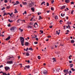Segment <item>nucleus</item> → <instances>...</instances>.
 Instances as JSON below:
<instances>
[{"instance_id": "22", "label": "nucleus", "mask_w": 75, "mask_h": 75, "mask_svg": "<svg viewBox=\"0 0 75 75\" xmlns=\"http://www.w3.org/2000/svg\"><path fill=\"white\" fill-rule=\"evenodd\" d=\"M53 62H56V61L55 58H53Z\"/></svg>"}, {"instance_id": "63", "label": "nucleus", "mask_w": 75, "mask_h": 75, "mask_svg": "<svg viewBox=\"0 0 75 75\" xmlns=\"http://www.w3.org/2000/svg\"><path fill=\"white\" fill-rule=\"evenodd\" d=\"M9 0V2L11 3V0Z\"/></svg>"}, {"instance_id": "52", "label": "nucleus", "mask_w": 75, "mask_h": 75, "mask_svg": "<svg viewBox=\"0 0 75 75\" xmlns=\"http://www.w3.org/2000/svg\"><path fill=\"white\" fill-rule=\"evenodd\" d=\"M71 4H74V2H71Z\"/></svg>"}, {"instance_id": "35", "label": "nucleus", "mask_w": 75, "mask_h": 75, "mask_svg": "<svg viewBox=\"0 0 75 75\" xmlns=\"http://www.w3.org/2000/svg\"><path fill=\"white\" fill-rule=\"evenodd\" d=\"M71 70L73 71H75V69H74L73 68H71Z\"/></svg>"}, {"instance_id": "57", "label": "nucleus", "mask_w": 75, "mask_h": 75, "mask_svg": "<svg viewBox=\"0 0 75 75\" xmlns=\"http://www.w3.org/2000/svg\"><path fill=\"white\" fill-rule=\"evenodd\" d=\"M38 43V42H34V44H37Z\"/></svg>"}, {"instance_id": "25", "label": "nucleus", "mask_w": 75, "mask_h": 75, "mask_svg": "<svg viewBox=\"0 0 75 75\" xmlns=\"http://www.w3.org/2000/svg\"><path fill=\"white\" fill-rule=\"evenodd\" d=\"M32 27V26H30V25H28V28H31Z\"/></svg>"}, {"instance_id": "28", "label": "nucleus", "mask_w": 75, "mask_h": 75, "mask_svg": "<svg viewBox=\"0 0 75 75\" xmlns=\"http://www.w3.org/2000/svg\"><path fill=\"white\" fill-rule=\"evenodd\" d=\"M38 25V24L37 23H35L34 24V26L35 28V25Z\"/></svg>"}, {"instance_id": "37", "label": "nucleus", "mask_w": 75, "mask_h": 75, "mask_svg": "<svg viewBox=\"0 0 75 75\" xmlns=\"http://www.w3.org/2000/svg\"><path fill=\"white\" fill-rule=\"evenodd\" d=\"M16 3L17 4H18L19 2L18 1H16Z\"/></svg>"}, {"instance_id": "7", "label": "nucleus", "mask_w": 75, "mask_h": 75, "mask_svg": "<svg viewBox=\"0 0 75 75\" xmlns=\"http://www.w3.org/2000/svg\"><path fill=\"white\" fill-rule=\"evenodd\" d=\"M47 71L46 70H45L43 72V73L44 74H47Z\"/></svg>"}, {"instance_id": "5", "label": "nucleus", "mask_w": 75, "mask_h": 75, "mask_svg": "<svg viewBox=\"0 0 75 75\" xmlns=\"http://www.w3.org/2000/svg\"><path fill=\"white\" fill-rule=\"evenodd\" d=\"M12 58V57H11L9 56H8V57H6V59H8V60H11V59Z\"/></svg>"}, {"instance_id": "53", "label": "nucleus", "mask_w": 75, "mask_h": 75, "mask_svg": "<svg viewBox=\"0 0 75 75\" xmlns=\"http://www.w3.org/2000/svg\"><path fill=\"white\" fill-rule=\"evenodd\" d=\"M6 8H7V9H9L10 8V6H7Z\"/></svg>"}, {"instance_id": "51", "label": "nucleus", "mask_w": 75, "mask_h": 75, "mask_svg": "<svg viewBox=\"0 0 75 75\" xmlns=\"http://www.w3.org/2000/svg\"><path fill=\"white\" fill-rule=\"evenodd\" d=\"M51 37V36H47V38H50Z\"/></svg>"}, {"instance_id": "55", "label": "nucleus", "mask_w": 75, "mask_h": 75, "mask_svg": "<svg viewBox=\"0 0 75 75\" xmlns=\"http://www.w3.org/2000/svg\"><path fill=\"white\" fill-rule=\"evenodd\" d=\"M3 67V66L2 65L0 66V68H1V67Z\"/></svg>"}, {"instance_id": "26", "label": "nucleus", "mask_w": 75, "mask_h": 75, "mask_svg": "<svg viewBox=\"0 0 75 75\" xmlns=\"http://www.w3.org/2000/svg\"><path fill=\"white\" fill-rule=\"evenodd\" d=\"M25 14H27V12L25 11L24 13H23V15H24Z\"/></svg>"}, {"instance_id": "8", "label": "nucleus", "mask_w": 75, "mask_h": 75, "mask_svg": "<svg viewBox=\"0 0 75 75\" xmlns=\"http://www.w3.org/2000/svg\"><path fill=\"white\" fill-rule=\"evenodd\" d=\"M65 8V6H63L61 7L60 9L62 10L64 9Z\"/></svg>"}, {"instance_id": "56", "label": "nucleus", "mask_w": 75, "mask_h": 75, "mask_svg": "<svg viewBox=\"0 0 75 75\" xmlns=\"http://www.w3.org/2000/svg\"><path fill=\"white\" fill-rule=\"evenodd\" d=\"M61 22H63V21L62 20H60V21H59V23H61Z\"/></svg>"}, {"instance_id": "27", "label": "nucleus", "mask_w": 75, "mask_h": 75, "mask_svg": "<svg viewBox=\"0 0 75 75\" xmlns=\"http://www.w3.org/2000/svg\"><path fill=\"white\" fill-rule=\"evenodd\" d=\"M64 16H65V14H63L62 13L61 14V16L62 17H64Z\"/></svg>"}, {"instance_id": "10", "label": "nucleus", "mask_w": 75, "mask_h": 75, "mask_svg": "<svg viewBox=\"0 0 75 75\" xmlns=\"http://www.w3.org/2000/svg\"><path fill=\"white\" fill-rule=\"evenodd\" d=\"M70 1H69V0H65V2L66 3H69V2Z\"/></svg>"}, {"instance_id": "41", "label": "nucleus", "mask_w": 75, "mask_h": 75, "mask_svg": "<svg viewBox=\"0 0 75 75\" xmlns=\"http://www.w3.org/2000/svg\"><path fill=\"white\" fill-rule=\"evenodd\" d=\"M26 55H27V56H29V53H26Z\"/></svg>"}, {"instance_id": "43", "label": "nucleus", "mask_w": 75, "mask_h": 75, "mask_svg": "<svg viewBox=\"0 0 75 75\" xmlns=\"http://www.w3.org/2000/svg\"><path fill=\"white\" fill-rule=\"evenodd\" d=\"M74 10H72V11H71V13L72 14H73V13H74Z\"/></svg>"}, {"instance_id": "9", "label": "nucleus", "mask_w": 75, "mask_h": 75, "mask_svg": "<svg viewBox=\"0 0 75 75\" xmlns=\"http://www.w3.org/2000/svg\"><path fill=\"white\" fill-rule=\"evenodd\" d=\"M5 69L6 71L10 69V68L8 67H6L5 68Z\"/></svg>"}, {"instance_id": "48", "label": "nucleus", "mask_w": 75, "mask_h": 75, "mask_svg": "<svg viewBox=\"0 0 75 75\" xmlns=\"http://www.w3.org/2000/svg\"><path fill=\"white\" fill-rule=\"evenodd\" d=\"M20 20V19H18V21H17V22L18 23H19Z\"/></svg>"}, {"instance_id": "24", "label": "nucleus", "mask_w": 75, "mask_h": 75, "mask_svg": "<svg viewBox=\"0 0 75 75\" xmlns=\"http://www.w3.org/2000/svg\"><path fill=\"white\" fill-rule=\"evenodd\" d=\"M67 23L69 25H71V22L68 21L67 22Z\"/></svg>"}, {"instance_id": "46", "label": "nucleus", "mask_w": 75, "mask_h": 75, "mask_svg": "<svg viewBox=\"0 0 75 75\" xmlns=\"http://www.w3.org/2000/svg\"><path fill=\"white\" fill-rule=\"evenodd\" d=\"M7 0H5V1H4V2L5 3H7Z\"/></svg>"}, {"instance_id": "16", "label": "nucleus", "mask_w": 75, "mask_h": 75, "mask_svg": "<svg viewBox=\"0 0 75 75\" xmlns=\"http://www.w3.org/2000/svg\"><path fill=\"white\" fill-rule=\"evenodd\" d=\"M18 13V12L17 11V10L16 9H15V12H14V13Z\"/></svg>"}, {"instance_id": "36", "label": "nucleus", "mask_w": 75, "mask_h": 75, "mask_svg": "<svg viewBox=\"0 0 75 75\" xmlns=\"http://www.w3.org/2000/svg\"><path fill=\"white\" fill-rule=\"evenodd\" d=\"M7 15V14L6 13L4 12L3 15V16H5V15Z\"/></svg>"}, {"instance_id": "40", "label": "nucleus", "mask_w": 75, "mask_h": 75, "mask_svg": "<svg viewBox=\"0 0 75 75\" xmlns=\"http://www.w3.org/2000/svg\"><path fill=\"white\" fill-rule=\"evenodd\" d=\"M71 57H72V56H71V55L70 56H69V59H71Z\"/></svg>"}, {"instance_id": "50", "label": "nucleus", "mask_w": 75, "mask_h": 75, "mask_svg": "<svg viewBox=\"0 0 75 75\" xmlns=\"http://www.w3.org/2000/svg\"><path fill=\"white\" fill-rule=\"evenodd\" d=\"M19 65H21L20 66V67H22V64H19Z\"/></svg>"}, {"instance_id": "30", "label": "nucleus", "mask_w": 75, "mask_h": 75, "mask_svg": "<svg viewBox=\"0 0 75 75\" xmlns=\"http://www.w3.org/2000/svg\"><path fill=\"white\" fill-rule=\"evenodd\" d=\"M74 41L73 40H71V43H74Z\"/></svg>"}, {"instance_id": "44", "label": "nucleus", "mask_w": 75, "mask_h": 75, "mask_svg": "<svg viewBox=\"0 0 75 75\" xmlns=\"http://www.w3.org/2000/svg\"><path fill=\"white\" fill-rule=\"evenodd\" d=\"M40 32H41V33H43V31L42 30H40Z\"/></svg>"}, {"instance_id": "54", "label": "nucleus", "mask_w": 75, "mask_h": 75, "mask_svg": "<svg viewBox=\"0 0 75 75\" xmlns=\"http://www.w3.org/2000/svg\"><path fill=\"white\" fill-rule=\"evenodd\" d=\"M10 26H11V25H10V24H9L8 25V27H10Z\"/></svg>"}, {"instance_id": "11", "label": "nucleus", "mask_w": 75, "mask_h": 75, "mask_svg": "<svg viewBox=\"0 0 75 75\" xmlns=\"http://www.w3.org/2000/svg\"><path fill=\"white\" fill-rule=\"evenodd\" d=\"M10 38H11V37L10 36H8V38H6V40H10Z\"/></svg>"}, {"instance_id": "2", "label": "nucleus", "mask_w": 75, "mask_h": 75, "mask_svg": "<svg viewBox=\"0 0 75 75\" xmlns=\"http://www.w3.org/2000/svg\"><path fill=\"white\" fill-rule=\"evenodd\" d=\"M16 28L15 27H12L11 28L10 30L12 32H14L15 30H16Z\"/></svg>"}, {"instance_id": "62", "label": "nucleus", "mask_w": 75, "mask_h": 75, "mask_svg": "<svg viewBox=\"0 0 75 75\" xmlns=\"http://www.w3.org/2000/svg\"><path fill=\"white\" fill-rule=\"evenodd\" d=\"M35 40H36L38 41V38H36Z\"/></svg>"}, {"instance_id": "3", "label": "nucleus", "mask_w": 75, "mask_h": 75, "mask_svg": "<svg viewBox=\"0 0 75 75\" xmlns=\"http://www.w3.org/2000/svg\"><path fill=\"white\" fill-rule=\"evenodd\" d=\"M60 70V69H58L56 70H53V72L54 73H57V72H59V70Z\"/></svg>"}, {"instance_id": "29", "label": "nucleus", "mask_w": 75, "mask_h": 75, "mask_svg": "<svg viewBox=\"0 0 75 75\" xmlns=\"http://www.w3.org/2000/svg\"><path fill=\"white\" fill-rule=\"evenodd\" d=\"M13 15V13L12 12V13H11L10 14V15H9L11 17H12V15Z\"/></svg>"}, {"instance_id": "64", "label": "nucleus", "mask_w": 75, "mask_h": 75, "mask_svg": "<svg viewBox=\"0 0 75 75\" xmlns=\"http://www.w3.org/2000/svg\"><path fill=\"white\" fill-rule=\"evenodd\" d=\"M69 62L71 63H72V61H69Z\"/></svg>"}, {"instance_id": "14", "label": "nucleus", "mask_w": 75, "mask_h": 75, "mask_svg": "<svg viewBox=\"0 0 75 75\" xmlns=\"http://www.w3.org/2000/svg\"><path fill=\"white\" fill-rule=\"evenodd\" d=\"M56 34H57L58 35H59L60 33V32H58V31H56Z\"/></svg>"}, {"instance_id": "49", "label": "nucleus", "mask_w": 75, "mask_h": 75, "mask_svg": "<svg viewBox=\"0 0 75 75\" xmlns=\"http://www.w3.org/2000/svg\"><path fill=\"white\" fill-rule=\"evenodd\" d=\"M52 27H53V26H49V27H50V28H52Z\"/></svg>"}, {"instance_id": "32", "label": "nucleus", "mask_w": 75, "mask_h": 75, "mask_svg": "<svg viewBox=\"0 0 75 75\" xmlns=\"http://www.w3.org/2000/svg\"><path fill=\"white\" fill-rule=\"evenodd\" d=\"M38 15H40V14H41V12H38Z\"/></svg>"}, {"instance_id": "45", "label": "nucleus", "mask_w": 75, "mask_h": 75, "mask_svg": "<svg viewBox=\"0 0 75 75\" xmlns=\"http://www.w3.org/2000/svg\"><path fill=\"white\" fill-rule=\"evenodd\" d=\"M51 10L52 11H54V8L53 7H51Z\"/></svg>"}, {"instance_id": "4", "label": "nucleus", "mask_w": 75, "mask_h": 75, "mask_svg": "<svg viewBox=\"0 0 75 75\" xmlns=\"http://www.w3.org/2000/svg\"><path fill=\"white\" fill-rule=\"evenodd\" d=\"M34 6V3L33 2H31L29 5V7H32Z\"/></svg>"}, {"instance_id": "12", "label": "nucleus", "mask_w": 75, "mask_h": 75, "mask_svg": "<svg viewBox=\"0 0 75 75\" xmlns=\"http://www.w3.org/2000/svg\"><path fill=\"white\" fill-rule=\"evenodd\" d=\"M2 73L3 75H7V74H6V73H4L2 71H1L0 72V73Z\"/></svg>"}, {"instance_id": "19", "label": "nucleus", "mask_w": 75, "mask_h": 75, "mask_svg": "<svg viewBox=\"0 0 75 75\" xmlns=\"http://www.w3.org/2000/svg\"><path fill=\"white\" fill-rule=\"evenodd\" d=\"M25 67L26 68H27L28 69H29V68L30 67V66H29V65H28V66H25Z\"/></svg>"}, {"instance_id": "33", "label": "nucleus", "mask_w": 75, "mask_h": 75, "mask_svg": "<svg viewBox=\"0 0 75 75\" xmlns=\"http://www.w3.org/2000/svg\"><path fill=\"white\" fill-rule=\"evenodd\" d=\"M44 4H45V1H43L41 3V5H42Z\"/></svg>"}, {"instance_id": "1", "label": "nucleus", "mask_w": 75, "mask_h": 75, "mask_svg": "<svg viewBox=\"0 0 75 75\" xmlns=\"http://www.w3.org/2000/svg\"><path fill=\"white\" fill-rule=\"evenodd\" d=\"M24 38H23V37H20V40L21 43V45L22 46H24Z\"/></svg>"}, {"instance_id": "38", "label": "nucleus", "mask_w": 75, "mask_h": 75, "mask_svg": "<svg viewBox=\"0 0 75 75\" xmlns=\"http://www.w3.org/2000/svg\"><path fill=\"white\" fill-rule=\"evenodd\" d=\"M49 5H50L48 3V2L47 3V6H49Z\"/></svg>"}, {"instance_id": "15", "label": "nucleus", "mask_w": 75, "mask_h": 75, "mask_svg": "<svg viewBox=\"0 0 75 75\" xmlns=\"http://www.w3.org/2000/svg\"><path fill=\"white\" fill-rule=\"evenodd\" d=\"M22 3L23 5H26L27 4V3L26 2H22Z\"/></svg>"}, {"instance_id": "59", "label": "nucleus", "mask_w": 75, "mask_h": 75, "mask_svg": "<svg viewBox=\"0 0 75 75\" xmlns=\"http://www.w3.org/2000/svg\"><path fill=\"white\" fill-rule=\"evenodd\" d=\"M28 50H28V48H26V51H27Z\"/></svg>"}, {"instance_id": "60", "label": "nucleus", "mask_w": 75, "mask_h": 75, "mask_svg": "<svg viewBox=\"0 0 75 75\" xmlns=\"http://www.w3.org/2000/svg\"><path fill=\"white\" fill-rule=\"evenodd\" d=\"M66 10L67 11H68L69 10V8H66Z\"/></svg>"}, {"instance_id": "21", "label": "nucleus", "mask_w": 75, "mask_h": 75, "mask_svg": "<svg viewBox=\"0 0 75 75\" xmlns=\"http://www.w3.org/2000/svg\"><path fill=\"white\" fill-rule=\"evenodd\" d=\"M55 19H58V17L57 16H56L54 17Z\"/></svg>"}, {"instance_id": "17", "label": "nucleus", "mask_w": 75, "mask_h": 75, "mask_svg": "<svg viewBox=\"0 0 75 75\" xmlns=\"http://www.w3.org/2000/svg\"><path fill=\"white\" fill-rule=\"evenodd\" d=\"M31 10L33 11H34L35 10V8L34 7L32 8H31Z\"/></svg>"}, {"instance_id": "39", "label": "nucleus", "mask_w": 75, "mask_h": 75, "mask_svg": "<svg viewBox=\"0 0 75 75\" xmlns=\"http://www.w3.org/2000/svg\"><path fill=\"white\" fill-rule=\"evenodd\" d=\"M54 2V0H53L52 1H51V3L52 4H53Z\"/></svg>"}, {"instance_id": "42", "label": "nucleus", "mask_w": 75, "mask_h": 75, "mask_svg": "<svg viewBox=\"0 0 75 75\" xmlns=\"http://www.w3.org/2000/svg\"><path fill=\"white\" fill-rule=\"evenodd\" d=\"M29 50H30L32 51L33 50V49L32 48H29Z\"/></svg>"}, {"instance_id": "13", "label": "nucleus", "mask_w": 75, "mask_h": 75, "mask_svg": "<svg viewBox=\"0 0 75 75\" xmlns=\"http://www.w3.org/2000/svg\"><path fill=\"white\" fill-rule=\"evenodd\" d=\"M65 73L67 72L68 73H69V71H68V70H64L63 71Z\"/></svg>"}, {"instance_id": "34", "label": "nucleus", "mask_w": 75, "mask_h": 75, "mask_svg": "<svg viewBox=\"0 0 75 75\" xmlns=\"http://www.w3.org/2000/svg\"><path fill=\"white\" fill-rule=\"evenodd\" d=\"M38 58L39 59H40L41 58H40V56H38Z\"/></svg>"}, {"instance_id": "61", "label": "nucleus", "mask_w": 75, "mask_h": 75, "mask_svg": "<svg viewBox=\"0 0 75 75\" xmlns=\"http://www.w3.org/2000/svg\"><path fill=\"white\" fill-rule=\"evenodd\" d=\"M47 13H50V11H47Z\"/></svg>"}, {"instance_id": "23", "label": "nucleus", "mask_w": 75, "mask_h": 75, "mask_svg": "<svg viewBox=\"0 0 75 75\" xmlns=\"http://www.w3.org/2000/svg\"><path fill=\"white\" fill-rule=\"evenodd\" d=\"M8 21L10 23H12L13 22V20L11 21L10 19L8 20Z\"/></svg>"}, {"instance_id": "58", "label": "nucleus", "mask_w": 75, "mask_h": 75, "mask_svg": "<svg viewBox=\"0 0 75 75\" xmlns=\"http://www.w3.org/2000/svg\"><path fill=\"white\" fill-rule=\"evenodd\" d=\"M66 19H67V20L69 18H68V16H66Z\"/></svg>"}, {"instance_id": "6", "label": "nucleus", "mask_w": 75, "mask_h": 75, "mask_svg": "<svg viewBox=\"0 0 75 75\" xmlns=\"http://www.w3.org/2000/svg\"><path fill=\"white\" fill-rule=\"evenodd\" d=\"M7 64H13V62L12 61H9L7 62Z\"/></svg>"}, {"instance_id": "31", "label": "nucleus", "mask_w": 75, "mask_h": 75, "mask_svg": "<svg viewBox=\"0 0 75 75\" xmlns=\"http://www.w3.org/2000/svg\"><path fill=\"white\" fill-rule=\"evenodd\" d=\"M73 64H70V67H73Z\"/></svg>"}, {"instance_id": "20", "label": "nucleus", "mask_w": 75, "mask_h": 75, "mask_svg": "<svg viewBox=\"0 0 75 75\" xmlns=\"http://www.w3.org/2000/svg\"><path fill=\"white\" fill-rule=\"evenodd\" d=\"M28 44L29 43H28V42H25V45L26 46L28 45Z\"/></svg>"}, {"instance_id": "47", "label": "nucleus", "mask_w": 75, "mask_h": 75, "mask_svg": "<svg viewBox=\"0 0 75 75\" xmlns=\"http://www.w3.org/2000/svg\"><path fill=\"white\" fill-rule=\"evenodd\" d=\"M5 7H3V8H2L1 10H4L5 9Z\"/></svg>"}, {"instance_id": "18", "label": "nucleus", "mask_w": 75, "mask_h": 75, "mask_svg": "<svg viewBox=\"0 0 75 75\" xmlns=\"http://www.w3.org/2000/svg\"><path fill=\"white\" fill-rule=\"evenodd\" d=\"M39 18L38 19L39 20H41L42 19V18L40 16H39Z\"/></svg>"}]
</instances>
